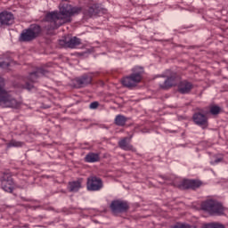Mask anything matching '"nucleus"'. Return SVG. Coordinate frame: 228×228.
Returning <instances> with one entry per match:
<instances>
[{
  "instance_id": "23",
  "label": "nucleus",
  "mask_w": 228,
  "mask_h": 228,
  "mask_svg": "<svg viewBox=\"0 0 228 228\" xmlns=\"http://www.w3.org/2000/svg\"><path fill=\"white\" fill-rule=\"evenodd\" d=\"M202 228H225V225L220 223H210L204 224Z\"/></svg>"
},
{
  "instance_id": "19",
  "label": "nucleus",
  "mask_w": 228,
  "mask_h": 228,
  "mask_svg": "<svg viewBox=\"0 0 228 228\" xmlns=\"http://www.w3.org/2000/svg\"><path fill=\"white\" fill-rule=\"evenodd\" d=\"M82 183L83 182L81 180L69 182V191H72L73 193H76L78 191H80L81 188H83Z\"/></svg>"
},
{
  "instance_id": "11",
  "label": "nucleus",
  "mask_w": 228,
  "mask_h": 228,
  "mask_svg": "<svg viewBox=\"0 0 228 228\" xmlns=\"http://www.w3.org/2000/svg\"><path fill=\"white\" fill-rule=\"evenodd\" d=\"M112 213H126L129 209V204L126 201L114 200L110 204Z\"/></svg>"
},
{
  "instance_id": "4",
  "label": "nucleus",
  "mask_w": 228,
  "mask_h": 228,
  "mask_svg": "<svg viewBox=\"0 0 228 228\" xmlns=\"http://www.w3.org/2000/svg\"><path fill=\"white\" fill-rule=\"evenodd\" d=\"M42 33V28L39 25L33 24L28 28L24 29L20 37V42H31Z\"/></svg>"
},
{
  "instance_id": "6",
  "label": "nucleus",
  "mask_w": 228,
  "mask_h": 228,
  "mask_svg": "<svg viewBox=\"0 0 228 228\" xmlns=\"http://www.w3.org/2000/svg\"><path fill=\"white\" fill-rule=\"evenodd\" d=\"M49 71L44 68H38L36 71L30 73L28 77L27 78L24 85H22V88H26L27 90L33 89V83H36L37 79L40 77V76H45Z\"/></svg>"
},
{
  "instance_id": "16",
  "label": "nucleus",
  "mask_w": 228,
  "mask_h": 228,
  "mask_svg": "<svg viewBox=\"0 0 228 228\" xmlns=\"http://www.w3.org/2000/svg\"><path fill=\"white\" fill-rule=\"evenodd\" d=\"M131 137H124L123 139L119 140L118 147L123 151H133V145H131Z\"/></svg>"
},
{
  "instance_id": "7",
  "label": "nucleus",
  "mask_w": 228,
  "mask_h": 228,
  "mask_svg": "<svg viewBox=\"0 0 228 228\" xmlns=\"http://www.w3.org/2000/svg\"><path fill=\"white\" fill-rule=\"evenodd\" d=\"M86 188L88 191H101L104 188V182L99 176L91 175L87 178Z\"/></svg>"
},
{
  "instance_id": "12",
  "label": "nucleus",
  "mask_w": 228,
  "mask_h": 228,
  "mask_svg": "<svg viewBox=\"0 0 228 228\" xmlns=\"http://www.w3.org/2000/svg\"><path fill=\"white\" fill-rule=\"evenodd\" d=\"M192 119L196 126H200L202 129L208 127V117H206V115L198 112L193 115Z\"/></svg>"
},
{
  "instance_id": "25",
  "label": "nucleus",
  "mask_w": 228,
  "mask_h": 228,
  "mask_svg": "<svg viewBox=\"0 0 228 228\" xmlns=\"http://www.w3.org/2000/svg\"><path fill=\"white\" fill-rule=\"evenodd\" d=\"M223 161H224V157H222V156H220V157L215 156V157L211 159L210 165H213V166L218 165V163H222Z\"/></svg>"
},
{
  "instance_id": "1",
  "label": "nucleus",
  "mask_w": 228,
  "mask_h": 228,
  "mask_svg": "<svg viewBox=\"0 0 228 228\" xmlns=\"http://www.w3.org/2000/svg\"><path fill=\"white\" fill-rule=\"evenodd\" d=\"M81 8L74 7L68 4H62L60 7V12H48L45 15L46 29L51 31V29H58L60 26L72 20V15L75 13H79Z\"/></svg>"
},
{
  "instance_id": "10",
  "label": "nucleus",
  "mask_w": 228,
  "mask_h": 228,
  "mask_svg": "<svg viewBox=\"0 0 228 228\" xmlns=\"http://www.w3.org/2000/svg\"><path fill=\"white\" fill-rule=\"evenodd\" d=\"M102 10V8L101 5L97 2L92 0L88 3L87 10H86L84 13L86 17H94V15H99Z\"/></svg>"
},
{
  "instance_id": "20",
  "label": "nucleus",
  "mask_w": 228,
  "mask_h": 228,
  "mask_svg": "<svg viewBox=\"0 0 228 228\" xmlns=\"http://www.w3.org/2000/svg\"><path fill=\"white\" fill-rule=\"evenodd\" d=\"M127 120H129V118H127L126 116L124 115H117L115 119H114V123L116 126H118L119 127H124V126H126Z\"/></svg>"
},
{
  "instance_id": "24",
  "label": "nucleus",
  "mask_w": 228,
  "mask_h": 228,
  "mask_svg": "<svg viewBox=\"0 0 228 228\" xmlns=\"http://www.w3.org/2000/svg\"><path fill=\"white\" fill-rule=\"evenodd\" d=\"M22 145H24V142L15 140H12L7 143V147H22Z\"/></svg>"
},
{
  "instance_id": "3",
  "label": "nucleus",
  "mask_w": 228,
  "mask_h": 228,
  "mask_svg": "<svg viewBox=\"0 0 228 228\" xmlns=\"http://www.w3.org/2000/svg\"><path fill=\"white\" fill-rule=\"evenodd\" d=\"M201 208L204 211H208L209 215H217L218 216L224 215V211L222 203L213 200L204 201Z\"/></svg>"
},
{
  "instance_id": "21",
  "label": "nucleus",
  "mask_w": 228,
  "mask_h": 228,
  "mask_svg": "<svg viewBox=\"0 0 228 228\" xmlns=\"http://www.w3.org/2000/svg\"><path fill=\"white\" fill-rule=\"evenodd\" d=\"M184 188H191L195 190V188H199L200 186V182L197 180H184L183 181Z\"/></svg>"
},
{
  "instance_id": "26",
  "label": "nucleus",
  "mask_w": 228,
  "mask_h": 228,
  "mask_svg": "<svg viewBox=\"0 0 228 228\" xmlns=\"http://www.w3.org/2000/svg\"><path fill=\"white\" fill-rule=\"evenodd\" d=\"M170 228H191V225L188 224L177 223L176 224L172 225Z\"/></svg>"
},
{
  "instance_id": "28",
  "label": "nucleus",
  "mask_w": 228,
  "mask_h": 228,
  "mask_svg": "<svg viewBox=\"0 0 228 228\" xmlns=\"http://www.w3.org/2000/svg\"><path fill=\"white\" fill-rule=\"evenodd\" d=\"M9 66H10V63H8L7 61H0V67L2 69H8Z\"/></svg>"
},
{
  "instance_id": "27",
  "label": "nucleus",
  "mask_w": 228,
  "mask_h": 228,
  "mask_svg": "<svg viewBox=\"0 0 228 228\" xmlns=\"http://www.w3.org/2000/svg\"><path fill=\"white\" fill-rule=\"evenodd\" d=\"M89 108L91 110H97L99 108V102H94L90 104Z\"/></svg>"
},
{
  "instance_id": "9",
  "label": "nucleus",
  "mask_w": 228,
  "mask_h": 228,
  "mask_svg": "<svg viewBox=\"0 0 228 228\" xmlns=\"http://www.w3.org/2000/svg\"><path fill=\"white\" fill-rule=\"evenodd\" d=\"M1 186L4 191H7V193H12L13 191V188H15V183H13V179L10 174H4L1 178Z\"/></svg>"
},
{
  "instance_id": "13",
  "label": "nucleus",
  "mask_w": 228,
  "mask_h": 228,
  "mask_svg": "<svg viewBox=\"0 0 228 228\" xmlns=\"http://www.w3.org/2000/svg\"><path fill=\"white\" fill-rule=\"evenodd\" d=\"M93 79H94L93 73H87V74H85L82 77L77 78V88H83L84 86H86L87 85H91Z\"/></svg>"
},
{
  "instance_id": "2",
  "label": "nucleus",
  "mask_w": 228,
  "mask_h": 228,
  "mask_svg": "<svg viewBox=\"0 0 228 228\" xmlns=\"http://www.w3.org/2000/svg\"><path fill=\"white\" fill-rule=\"evenodd\" d=\"M0 106L2 108H19L20 102L13 98L10 92L4 90V79L0 77Z\"/></svg>"
},
{
  "instance_id": "18",
  "label": "nucleus",
  "mask_w": 228,
  "mask_h": 228,
  "mask_svg": "<svg viewBox=\"0 0 228 228\" xmlns=\"http://www.w3.org/2000/svg\"><path fill=\"white\" fill-rule=\"evenodd\" d=\"M81 45V39L76 37H71L69 41L66 42V45L67 47H69V49H79Z\"/></svg>"
},
{
  "instance_id": "5",
  "label": "nucleus",
  "mask_w": 228,
  "mask_h": 228,
  "mask_svg": "<svg viewBox=\"0 0 228 228\" xmlns=\"http://www.w3.org/2000/svg\"><path fill=\"white\" fill-rule=\"evenodd\" d=\"M135 72L132 73L129 77H126L122 80V85L126 88H134L140 81H142V74L143 73L142 68H135ZM138 70V71H136Z\"/></svg>"
},
{
  "instance_id": "22",
  "label": "nucleus",
  "mask_w": 228,
  "mask_h": 228,
  "mask_svg": "<svg viewBox=\"0 0 228 228\" xmlns=\"http://www.w3.org/2000/svg\"><path fill=\"white\" fill-rule=\"evenodd\" d=\"M222 112V108L217 105H210L209 106V113L211 115H219Z\"/></svg>"
},
{
  "instance_id": "14",
  "label": "nucleus",
  "mask_w": 228,
  "mask_h": 228,
  "mask_svg": "<svg viewBox=\"0 0 228 228\" xmlns=\"http://www.w3.org/2000/svg\"><path fill=\"white\" fill-rule=\"evenodd\" d=\"M13 24V14L8 12H0V27Z\"/></svg>"
},
{
  "instance_id": "15",
  "label": "nucleus",
  "mask_w": 228,
  "mask_h": 228,
  "mask_svg": "<svg viewBox=\"0 0 228 228\" xmlns=\"http://www.w3.org/2000/svg\"><path fill=\"white\" fill-rule=\"evenodd\" d=\"M193 88V85L186 80L181 81L178 84V92L180 94H190Z\"/></svg>"
},
{
  "instance_id": "17",
  "label": "nucleus",
  "mask_w": 228,
  "mask_h": 228,
  "mask_svg": "<svg viewBox=\"0 0 228 228\" xmlns=\"http://www.w3.org/2000/svg\"><path fill=\"white\" fill-rule=\"evenodd\" d=\"M86 163H97L101 161V154L95 152H89L85 157Z\"/></svg>"
},
{
  "instance_id": "8",
  "label": "nucleus",
  "mask_w": 228,
  "mask_h": 228,
  "mask_svg": "<svg viewBox=\"0 0 228 228\" xmlns=\"http://www.w3.org/2000/svg\"><path fill=\"white\" fill-rule=\"evenodd\" d=\"M179 81H181V76L177 75L175 72H172L171 75L164 81V83L159 84V88H161V90H168V88L175 86Z\"/></svg>"
}]
</instances>
